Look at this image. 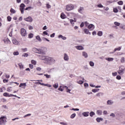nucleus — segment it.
I'll list each match as a JSON object with an SVG mask.
<instances>
[{
    "instance_id": "1",
    "label": "nucleus",
    "mask_w": 125,
    "mask_h": 125,
    "mask_svg": "<svg viewBox=\"0 0 125 125\" xmlns=\"http://www.w3.org/2000/svg\"><path fill=\"white\" fill-rule=\"evenodd\" d=\"M6 116H2L0 118V125L5 124L6 123Z\"/></svg>"
},
{
    "instance_id": "2",
    "label": "nucleus",
    "mask_w": 125,
    "mask_h": 125,
    "mask_svg": "<svg viewBox=\"0 0 125 125\" xmlns=\"http://www.w3.org/2000/svg\"><path fill=\"white\" fill-rule=\"evenodd\" d=\"M46 49L42 47L41 48L38 49V54H45V50Z\"/></svg>"
},
{
    "instance_id": "3",
    "label": "nucleus",
    "mask_w": 125,
    "mask_h": 125,
    "mask_svg": "<svg viewBox=\"0 0 125 125\" xmlns=\"http://www.w3.org/2000/svg\"><path fill=\"white\" fill-rule=\"evenodd\" d=\"M46 62L48 63L49 64H54V63H55V60L52 58L48 57Z\"/></svg>"
},
{
    "instance_id": "4",
    "label": "nucleus",
    "mask_w": 125,
    "mask_h": 125,
    "mask_svg": "<svg viewBox=\"0 0 125 125\" xmlns=\"http://www.w3.org/2000/svg\"><path fill=\"white\" fill-rule=\"evenodd\" d=\"M74 8V5L71 4L66 5V9L67 11H71V10H73Z\"/></svg>"
},
{
    "instance_id": "5",
    "label": "nucleus",
    "mask_w": 125,
    "mask_h": 125,
    "mask_svg": "<svg viewBox=\"0 0 125 125\" xmlns=\"http://www.w3.org/2000/svg\"><path fill=\"white\" fill-rule=\"evenodd\" d=\"M21 37H26V36H27V31L24 28H21Z\"/></svg>"
},
{
    "instance_id": "6",
    "label": "nucleus",
    "mask_w": 125,
    "mask_h": 125,
    "mask_svg": "<svg viewBox=\"0 0 125 125\" xmlns=\"http://www.w3.org/2000/svg\"><path fill=\"white\" fill-rule=\"evenodd\" d=\"M125 67H120L119 70L118 71V73L119 75L122 76V75H124L125 73Z\"/></svg>"
},
{
    "instance_id": "7",
    "label": "nucleus",
    "mask_w": 125,
    "mask_h": 125,
    "mask_svg": "<svg viewBox=\"0 0 125 125\" xmlns=\"http://www.w3.org/2000/svg\"><path fill=\"white\" fill-rule=\"evenodd\" d=\"M26 7V5L24 3H21L20 5V10L21 11V13L23 14L24 13V8Z\"/></svg>"
},
{
    "instance_id": "8",
    "label": "nucleus",
    "mask_w": 125,
    "mask_h": 125,
    "mask_svg": "<svg viewBox=\"0 0 125 125\" xmlns=\"http://www.w3.org/2000/svg\"><path fill=\"white\" fill-rule=\"evenodd\" d=\"M24 20L27 22H33V18H32V17L30 16H29L26 18H24Z\"/></svg>"
},
{
    "instance_id": "9",
    "label": "nucleus",
    "mask_w": 125,
    "mask_h": 125,
    "mask_svg": "<svg viewBox=\"0 0 125 125\" xmlns=\"http://www.w3.org/2000/svg\"><path fill=\"white\" fill-rule=\"evenodd\" d=\"M95 26L93 24H90L88 26V29L90 30V31H92L94 30Z\"/></svg>"
},
{
    "instance_id": "10",
    "label": "nucleus",
    "mask_w": 125,
    "mask_h": 125,
    "mask_svg": "<svg viewBox=\"0 0 125 125\" xmlns=\"http://www.w3.org/2000/svg\"><path fill=\"white\" fill-rule=\"evenodd\" d=\"M48 58V56H41L40 57L41 60H44V61H46V62Z\"/></svg>"
},
{
    "instance_id": "11",
    "label": "nucleus",
    "mask_w": 125,
    "mask_h": 125,
    "mask_svg": "<svg viewBox=\"0 0 125 125\" xmlns=\"http://www.w3.org/2000/svg\"><path fill=\"white\" fill-rule=\"evenodd\" d=\"M83 10H84L83 7H80L78 9V12H79V13H81V14H83Z\"/></svg>"
},
{
    "instance_id": "12",
    "label": "nucleus",
    "mask_w": 125,
    "mask_h": 125,
    "mask_svg": "<svg viewBox=\"0 0 125 125\" xmlns=\"http://www.w3.org/2000/svg\"><path fill=\"white\" fill-rule=\"evenodd\" d=\"M12 42L14 44H15L16 45H17L19 44V42H18V41H17V40L15 38H13Z\"/></svg>"
},
{
    "instance_id": "13",
    "label": "nucleus",
    "mask_w": 125,
    "mask_h": 125,
    "mask_svg": "<svg viewBox=\"0 0 125 125\" xmlns=\"http://www.w3.org/2000/svg\"><path fill=\"white\" fill-rule=\"evenodd\" d=\"M75 48L78 49V50H83L84 48L82 45L76 46Z\"/></svg>"
},
{
    "instance_id": "14",
    "label": "nucleus",
    "mask_w": 125,
    "mask_h": 125,
    "mask_svg": "<svg viewBox=\"0 0 125 125\" xmlns=\"http://www.w3.org/2000/svg\"><path fill=\"white\" fill-rule=\"evenodd\" d=\"M107 105H113L114 104V101L113 100H109L106 102Z\"/></svg>"
},
{
    "instance_id": "15",
    "label": "nucleus",
    "mask_w": 125,
    "mask_h": 125,
    "mask_svg": "<svg viewBox=\"0 0 125 125\" xmlns=\"http://www.w3.org/2000/svg\"><path fill=\"white\" fill-rule=\"evenodd\" d=\"M83 116V117H88V116H89V112L88 111H86V112H83L82 113Z\"/></svg>"
},
{
    "instance_id": "16",
    "label": "nucleus",
    "mask_w": 125,
    "mask_h": 125,
    "mask_svg": "<svg viewBox=\"0 0 125 125\" xmlns=\"http://www.w3.org/2000/svg\"><path fill=\"white\" fill-rule=\"evenodd\" d=\"M63 59L65 61H68L69 60V56H68V54L66 53L64 54Z\"/></svg>"
},
{
    "instance_id": "17",
    "label": "nucleus",
    "mask_w": 125,
    "mask_h": 125,
    "mask_svg": "<svg viewBox=\"0 0 125 125\" xmlns=\"http://www.w3.org/2000/svg\"><path fill=\"white\" fill-rule=\"evenodd\" d=\"M82 56L84 57V58H87V57H88V55H87V53L84 51L83 52Z\"/></svg>"
},
{
    "instance_id": "18",
    "label": "nucleus",
    "mask_w": 125,
    "mask_h": 125,
    "mask_svg": "<svg viewBox=\"0 0 125 125\" xmlns=\"http://www.w3.org/2000/svg\"><path fill=\"white\" fill-rule=\"evenodd\" d=\"M58 38L59 39H60V38L62 39V40H67V38H66V37H65V36H63V35H59Z\"/></svg>"
},
{
    "instance_id": "19",
    "label": "nucleus",
    "mask_w": 125,
    "mask_h": 125,
    "mask_svg": "<svg viewBox=\"0 0 125 125\" xmlns=\"http://www.w3.org/2000/svg\"><path fill=\"white\" fill-rule=\"evenodd\" d=\"M3 41L5 43H10V41L8 38H6Z\"/></svg>"
},
{
    "instance_id": "20",
    "label": "nucleus",
    "mask_w": 125,
    "mask_h": 125,
    "mask_svg": "<svg viewBox=\"0 0 125 125\" xmlns=\"http://www.w3.org/2000/svg\"><path fill=\"white\" fill-rule=\"evenodd\" d=\"M63 88H65L66 89V92H69V93H71V89H68V86H63Z\"/></svg>"
},
{
    "instance_id": "21",
    "label": "nucleus",
    "mask_w": 125,
    "mask_h": 125,
    "mask_svg": "<svg viewBox=\"0 0 125 125\" xmlns=\"http://www.w3.org/2000/svg\"><path fill=\"white\" fill-rule=\"evenodd\" d=\"M84 32L85 34H86V35H88V34L89 35H91L90 32H89V30L86 28H85L84 29Z\"/></svg>"
},
{
    "instance_id": "22",
    "label": "nucleus",
    "mask_w": 125,
    "mask_h": 125,
    "mask_svg": "<svg viewBox=\"0 0 125 125\" xmlns=\"http://www.w3.org/2000/svg\"><path fill=\"white\" fill-rule=\"evenodd\" d=\"M96 120L98 123H100L101 122H102V121H103V118L98 117L97 118H96Z\"/></svg>"
},
{
    "instance_id": "23",
    "label": "nucleus",
    "mask_w": 125,
    "mask_h": 125,
    "mask_svg": "<svg viewBox=\"0 0 125 125\" xmlns=\"http://www.w3.org/2000/svg\"><path fill=\"white\" fill-rule=\"evenodd\" d=\"M121 49H122V48L121 47L115 48L114 51L112 52V53H115V52H116V51H117V50L120 51V50H121Z\"/></svg>"
},
{
    "instance_id": "24",
    "label": "nucleus",
    "mask_w": 125,
    "mask_h": 125,
    "mask_svg": "<svg viewBox=\"0 0 125 125\" xmlns=\"http://www.w3.org/2000/svg\"><path fill=\"white\" fill-rule=\"evenodd\" d=\"M33 51H34V52H35V53H38L39 54V49H37L36 48H33L32 49Z\"/></svg>"
},
{
    "instance_id": "25",
    "label": "nucleus",
    "mask_w": 125,
    "mask_h": 125,
    "mask_svg": "<svg viewBox=\"0 0 125 125\" xmlns=\"http://www.w3.org/2000/svg\"><path fill=\"white\" fill-rule=\"evenodd\" d=\"M17 97V98H19V99H20L21 98H20V97L17 96L16 95H13V94H9V97Z\"/></svg>"
},
{
    "instance_id": "26",
    "label": "nucleus",
    "mask_w": 125,
    "mask_h": 125,
    "mask_svg": "<svg viewBox=\"0 0 125 125\" xmlns=\"http://www.w3.org/2000/svg\"><path fill=\"white\" fill-rule=\"evenodd\" d=\"M97 114L98 116H101L102 115V110H98L97 111Z\"/></svg>"
},
{
    "instance_id": "27",
    "label": "nucleus",
    "mask_w": 125,
    "mask_h": 125,
    "mask_svg": "<svg viewBox=\"0 0 125 125\" xmlns=\"http://www.w3.org/2000/svg\"><path fill=\"white\" fill-rule=\"evenodd\" d=\"M18 65L20 69H24V65H23V64H22V63L21 62L19 63Z\"/></svg>"
},
{
    "instance_id": "28",
    "label": "nucleus",
    "mask_w": 125,
    "mask_h": 125,
    "mask_svg": "<svg viewBox=\"0 0 125 125\" xmlns=\"http://www.w3.org/2000/svg\"><path fill=\"white\" fill-rule=\"evenodd\" d=\"M27 86L26 83H21L20 84V86L19 87H22V86H24V87H26Z\"/></svg>"
},
{
    "instance_id": "29",
    "label": "nucleus",
    "mask_w": 125,
    "mask_h": 125,
    "mask_svg": "<svg viewBox=\"0 0 125 125\" xmlns=\"http://www.w3.org/2000/svg\"><path fill=\"white\" fill-rule=\"evenodd\" d=\"M104 94L102 92L98 93L96 94V96H97L98 97H100L101 95H103Z\"/></svg>"
},
{
    "instance_id": "30",
    "label": "nucleus",
    "mask_w": 125,
    "mask_h": 125,
    "mask_svg": "<svg viewBox=\"0 0 125 125\" xmlns=\"http://www.w3.org/2000/svg\"><path fill=\"white\" fill-rule=\"evenodd\" d=\"M29 56V54L27 53H23L22 55V57H28Z\"/></svg>"
},
{
    "instance_id": "31",
    "label": "nucleus",
    "mask_w": 125,
    "mask_h": 125,
    "mask_svg": "<svg viewBox=\"0 0 125 125\" xmlns=\"http://www.w3.org/2000/svg\"><path fill=\"white\" fill-rule=\"evenodd\" d=\"M36 40L39 41V42H42V39H41V37H40L39 35L36 36Z\"/></svg>"
},
{
    "instance_id": "32",
    "label": "nucleus",
    "mask_w": 125,
    "mask_h": 125,
    "mask_svg": "<svg viewBox=\"0 0 125 125\" xmlns=\"http://www.w3.org/2000/svg\"><path fill=\"white\" fill-rule=\"evenodd\" d=\"M3 96H5V97H9V93L5 92L3 94Z\"/></svg>"
},
{
    "instance_id": "33",
    "label": "nucleus",
    "mask_w": 125,
    "mask_h": 125,
    "mask_svg": "<svg viewBox=\"0 0 125 125\" xmlns=\"http://www.w3.org/2000/svg\"><path fill=\"white\" fill-rule=\"evenodd\" d=\"M92 91L95 93V92H98L99 91V89H93L92 90Z\"/></svg>"
},
{
    "instance_id": "34",
    "label": "nucleus",
    "mask_w": 125,
    "mask_h": 125,
    "mask_svg": "<svg viewBox=\"0 0 125 125\" xmlns=\"http://www.w3.org/2000/svg\"><path fill=\"white\" fill-rule=\"evenodd\" d=\"M61 18H62V19H65V14H64V13H62L61 14Z\"/></svg>"
},
{
    "instance_id": "35",
    "label": "nucleus",
    "mask_w": 125,
    "mask_h": 125,
    "mask_svg": "<svg viewBox=\"0 0 125 125\" xmlns=\"http://www.w3.org/2000/svg\"><path fill=\"white\" fill-rule=\"evenodd\" d=\"M89 65L91 66V67H93V66H94V62H93L92 61H90L89 62Z\"/></svg>"
},
{
    "instance_id": "36",
    "label": "nucleus",
    "mask_w": 125,
    "mask_h": 125,
    "mask_svg": "<svg viewBox=\"0 0 125 125\" xmlns=\"http://www.w3.org/2000/svg\"><path fill=\"white\" fill-rule=\"evenodd\" d=\"M34 37V34H32V33H30L29 35H28V38L29 39H32V38H33Z\"/></svg>"
},
{
    "instance_id": "37",
    "label": "nucleus",
    "mask_w": 125,
    "mask_h": 125,
    "mask_svg": "<svg viewBox=\"0 0 125 125\" xmlns=\"http://www.w3.org/2000/svg\"><path fill=\"white\" fill-rule=\"evenodd\" d=\"M44 76L46 77V79H50L51 78V76L48 74H44Z\"/></svg>"
},
{
    "instance_id": "38",
    "label": "nucleus",
    "mask_w": 125,
    "mask_h": 125,
    "mask_svg": "<svg viewBox=\"0 0 125 125\" xmlns=\"http://www.w3.org/2000/svg\"><path fill=\"white\" fill-rule=\"evenodd\" d=\"M113 12L115 13H118V12H119V10H118V9H117V8H113Z\"/></svg>"
},
{
    "instance_id": "39",
    "label": "nucleus",
    "mask_w": 125,
    "mask_h": 125,
    "mask_svg": "<svg viewBox=\"0 0 125 125\" xmlns=\"http://www.w3.org/2000/svg\"><path fill=\"white\" fill-rule=\"evenodd\" d=\"M33 7L32 6H29V7H27L26 8H25V10H31V9H33Z\"/></svg>"
},
{
    "instance_id": "40",
    "label": "nucleus",
    "mask_w": 125,
    "mask_h": 125,
    "mask_svg": "<svg viewBox=\"0 0 125 125\" xmlns=\"http://www.w3.org/2000/svg\"><path fill=\"white\" fill-rule=\"evenodd\" d=\"M89 115L91 117H93V116H94V115H95V113H94V112L91 111L90 112Z\"/></svg>"
},
{
    "instance_id": "41",
    "label": "nucleus",
    "mask_w": 125,
    "mask_h": 125,
    "mask_svg": "<svg viewBox=\"0 0 125 125\" xmlns=\"http://www.w3.org/2000/svg\"><path fill=\"white\" fill-rule=\"evenodd\" d=\"M105 59L106 60H107V61H109V62L113 61V60H114V58H109Z\"/></svg>"
},
{
    "instance_id": "42",
    "label": "nucleus",
    "mask_w": 125,
    "mask_h": 125,
    "mask_svg": "<svg viewBox=\"0 0 125 125\" xmlns=\"http://www.w3.org/2000/svg\"><path fill=\"white\" fill-rule=\"evenodd\" d=\"M118 4L119 5H123L124 4V2L122 0H120L118 2Z\"/></svg>"
},
{
    "instance_id": "43",
    "label": "nucleus",
    "mask_w": 125,
    "mask_h": 125,
    "mask_svg": "<svg viewBox=\"0 0 125 125\" xmlns=\"http://www.w3.org/2000/svg\"><path fill=\"white\" fill-rule=\"evenodd\" d=\"M10 12H11L13 14L16 13V11L15 10L13 9V8H11L10 9Z\"/></svg>"
},
{
    "instance_id": "44",
    "label": "nucleus",
    "mask_w": 125,
    "mask_h": 125,
    "mask_svg": "<svg viewBox=\"0 0 125 125\" xmlns=\"http://www.w3.org/2000/svg\"><path fill=\"white\" fill-rule=\"evenodd\" d=\"M102 35H103V33H102V31H99L98 32V36H99V37H101V36H102Z\"/></svg>"
},
{
    "instance_id": "45",
    "label": "nucleus",
    "mask_w": 125,
    "mask_h": 125,
    "mask_svg": "<svg viewBox=\"0 0 125 125\" xmlns=\"http://www.w3.org/2000/svg\"><path fill=\"white\" fill-rule=\"evenodd\" d=\"M114 25H115V26H120V25H121V23H120V22H118L117 21H115L114 22Z\"/></svg>"
},
{
    "instance_id": "46",
    "label": "nucleus",
    "mask_w": 125,
    "mask_h": 125,
    "mask_svg": "<svg viewBox=\"0 0 125 125\" xmlns=\"http://www.w3.org/2000/svg\"><path fill=\"white\" fill-rule=\"evenodd\" d=\"M31 63L33 64V65H36L37 62L35 60H32L31 61Z\"/></svg>"
},
{
    "instance_id": "47",
    "label": "nucleus",
    "mask_w": 125,
    "mask_h": 125,
    "mask_svg": "<svg viewBox=\"0 0 125 125\" xmlns=\"http://www.w3.org/2000/svg\"><path fill=\"white\" fill-rule=\"evenodd\" d=\"M58 86L59 85L58 83H56L55 84L53 85V87H54L55 88H58Z\"/></svg>"
},
{
    "instance_id": "48",
    "label": "nucleus",
    "mask_w": 125,
    "mask_h": 125,
    "mask_svg": "<svg viewBox=\"0 0 125 125\" xmlns=\"http://www.w3.org/2000/svg\"><path fill=\"white\" fill-rule=\"evenodd\" d=\"M76 117V113H73L70 116L71 119H74Z\"/></svg>"
},
{
    "instance_id": "49",
    "label": "nucleus",
    "mask_w": 125,
    "mask_h": 125,
    "mask_svg": "<svg viewBox=\"0 0 125 125\" xmlns=\"http://www.w3.org/2000/svg\"><path fill=\"white\" fill-rule=\"evenodd\" d=\"M46 8H47V9H49V8H51V5H49V4H46Z\"/></svg>"
},
{
    "instance_id": "50",
    "label": "nucleus",
    "mask_w": 125,
    "mask_h": 125,
    "mask_svg": "<svg viewBox=\"0 0 125 125\" xmlns=\"http://www.w3.org/2000/svg\"><path fill=\"white\" fill-rule=\"evenodd\" d=\"M11 88H12V87H9L7 88V91H8V92H10V91H11Z\"/></svg>"
},
{
    "instance_id": "51",
    "label": "nucleus",
    "mask_w": 125,
    "mask_h": 125,
    "mask_svg": "<svg viewBox=\"0 0 125 125\" xmlns=\"http://www.w3.org/2000/svg\"><path fill=\"white\" fill-rule=\"evenodd\" d=\"M7 21H9V22H10V21H11V17L9 16H8L7 17Z\"/></svg>"
},
{
    "instance_id": "52",
    "label": "nucleus",
    "mask_w": 125,
    "mask_h": 125,
    "mask_svg": "<svg viewBox=\"0 0 125 125\" xmlns=\"http://www.w3.org/2000/svg\"><path fill=\"white\" fill-rule=\"evenodd\" d=\"M121 63H125V58L124 57L121 58Z\"/></svg>"
},
{
    "instance_id": "53",
    "label": "nucleus",
    "mask_w": 125,
    "mask_h": 125,
    "mask_svg": "<svg viewBox=\"0 0 125 125\" xmlns=\"http://www.w3.org/2000/svg\"><path fill=\"white\" fill-rule=\"evenodd\" d=\"M29 68H30V69H34V65H33L32 64H29Z\"/></svg>"
},
{
    "instance_id": "54",
    "label": "nucleus",
    "mask_w": 125,
    "mask_h": 125,
    "mask_svg": "<svg viewBox=\"0 0 125 125\" xmlns=\"http://www.w3.org/2000/svg\"><path fill=\"white\" fill-rule=\"evenodd\" d=\"M78 83H79V84H83V81L80 80L78 82Z\"/></svg>"
},
{
    "instance_id": "55",
    "label": "nucleus",
    "mask_w": 125,
    "mask_h": 125,
    "mask_svg": "<svg viewBox=\"0 0 125 125\" xmlns=\"http://www.w3.org/2000/svg\"><path fill=\"white\" fill-rule=\"evenodd\" d=\"M14 55H19V52L18 51L14 52L13 53Z\"/></svg>"
},
{
    "instance_id": "56",
    "label": "nucleus",
    "mask_w": 125,
    "mask_h": 125,
    "mask_svg": "<svg viewBox=\"0 0 125 125\" xmlns=\"http://www.w3.org/2000/svg\"><path fill=\"white\" fill-rule=\"evenodd\" d=\"M117 80H121L122 79V77L120 75H117L116 77Z\"/></svg>"
},
{
    "instance_id": "57",
    "label": "nucleus",
    "mask_w": 125,
    "mask_h": 125,
    "mask_svg": "<svg viewBox=\"0 0 125 125\" xmlns=\"http://www.w3.org/2000/svg\"><path fill=\"white\" fill-rule=\"evenodd\" d=\"M36 83H39V84H41V85H44L45 86V84L41 83V82H37Z\"/></svg>"
},
{
    "instance_id": "58",
    "label": "nucleus",
    "mask_w": 125,
    "mask_h": 125,
    "mask_svg": "<svg viewBox=\"0 0 125 125\" xmlns=\"http://www.w3.org/2000/svg\"><path fill=\"white\" fill-rule=\"evenodd\" d=\"M117 75H118L117 72H113L112 73V76H113V77H116V76H117Z\"/></svg>"
},
{
    "instance_id": "59",
    "label": "nucleus",
    "mask_w": 125,
    "mask_h": 125,
    "mask_svg": "<svg viewBox=\"0 0 125 125\" xmlns=\"http://www.w3.org/2000/svg\"><path fill=\"white\" fill-rule=\"evenodd\" d=\"M70 22L71 24H74V22H76V21H74L73 19H70Z\"/></svg>"
},
{
    "instance_id": "60",
    "label": "nucleus",
    "mask_w": 125,
    "mask_h": 125,
    "mask_svg": "<svg viewBox=\"0 0 125 125\" xmlns=\"http://www.w3.org/2000/svg\"><path fill=\"white\" fill-rule=\"evenodd\" d=\"M24 2L26 4H28V3H30V0H25Z\"/></svg>"
},
{
    "instance_id": "61",
    "label": "nucleus",
    "mask_w": 125,
    "mask_h": 125,
    "mask_svg": "<svg viewBox=\"0 0 125 125\" xmlns=\"http://www.w3.org/2000/svg\"><path fill=\"white\" fill-rule=\"evenodd\" d=\"M60 124L63 125H68V124H67V123H65V122H61Z\"/></svg>"
},
{
    "instance_id": "62",
    "label": "nucleus",
    "mask_w": 125,
    "mask_h": 125,
    "mask_svg": "<svg viewBox=\"0 0 125 125\" xmlns=\"http://www.w3.org/2000/svg\"><path fill=\"white\" fill-rule=\"evenodd\" d=\"M110 117H112V118H115V114H114V113H111V114H110Z\"/></svg>"
},
{
    "instance_id": "63",
    "label": "nucleus",
    "mask_w": 125,
    "mask_h": 125,
    "mask_svg": "<svg viewBox=\"0 0 125 125\" xmlns=\"http://www.w3.org/2000/svg\"><path fill=\"white\" fill-rule=\"evenodd\" d=\"M36 70L37 71H42V68L40 67H38L36 68Z\"/></svg>"
},
{
    "instance_id": "64",
    "label": "nucleus",
    "mask_w": 125,
    "mask_h": 125,
    "mask_svg": "<svg viewBox=\"0 0 125 125\" xmlns=\"http://www.w3.org/2000/svg\"><path fill=\"white\" fill-rule=\"evenodd\" d=\"M3 83H8V80H6L5 79L3 80Z\"/></svg>"
}]
</instances>
